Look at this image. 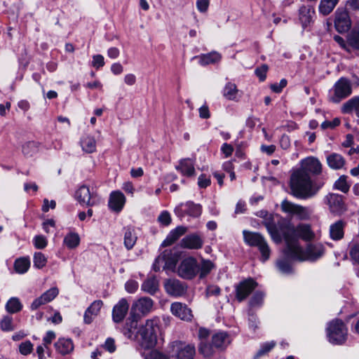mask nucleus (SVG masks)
Listing matches in <instances>:
<instances>
[{
	"mask_svg": "<svg viewBox=\"0 0 359 359\" xmlns=\"http://www.w3.org/2000/svg\"><path fill=\"white\" fill-rule=\"evenodd\" d=\"M264 226L275 243H281L283 239L285 241L283 253L291 259H304L303 248L299 239L309 241L315 236L309 224L301 223L294 226L290 220L282 217L276 223L266 221Z\"/></svg>",
	"mask_w": 359,
	"mask_h": 359,
	"instance_id": "nucleus-1",
	"label": "nucleus"
},
{
	"mask_svg": "<svg viewBox=\"0 0 359 359\" xmlns=\"http://www.w3.org/2000/svg\"><path fill=\"white\" fill-rule=\"evenodd\" d=\"M290 188L291 194L299 199L313 197L317 191L313 188V182L309 173L297 169L290 177Z\"/></svg>",
	"mask_w": 359,
	"mask_h": 359,
	"instance_id": "nucleus-2",
	"label": "nucleus"
},
{
	"mask_svg": "<svg viewBox=\"0 0 359 359\" xmlns=\"http://www.w3.org/2000/svg\"><path fill=\"white\" fill-rule=\"evenodd\" d=\"M158 323L159 320L158 318L147 320L145 325L138 331L142 346L146 348H152L156 344V332L159 330Z\"/></svg>",
	"mask_w": 359,
	"mask_h": 359,
	"instance_id": "nucleus-3",
	"label": "nucleus"
},
{
	"mask_svg": "<svg viewBox=\"0 0 359 359\" xmlns=\"http://www.w3.org/2000/svg\"><path fill=\"white\" fill-rule=\"evenodd\" d=\"M326 332L329 342L334 345H341L346 341L348 329L341 320L335 319L330 322Z\"/></svg>",
	"mask_w": 359,
	"mask_h": 359,
	"instance_id": "nucleus-4",
	"label": "nucleus"
},
{
	"mask_svg": "<svg viewBox=\"0 0 359 359\" xmlns=\"http://www.w3.org/2000/svg\"><path fill=\"white\" fill-rule=\"evenodd\" d=\"M352 93L351 81L344 77L340 78L330 90L329 100L334 103H339Z\"/></svg>",
	"mask_w": 359,
	"mask_h": 359,
	"instance_id": "nucleus-5",
	"label": "nucleus"
},
{
	"mask_svg": "<svg viewBox=\"0 0 359 359\" xmlns=\"http://www.w3.org/2000/svg\"><path fill=\"white\" fill-rule=\"evenodd\" d=\"M243 233L245 242L250 246L257 247L262 254V260L266 261L270 257L271 250L264 238L258 233L246 230Z\"/></svg>",
	"mask_w": 359,
	"mask_h": 359,
	"instance_id": "nucleus-6",
	"label": "nucleus"
},
{
	"mask_svg": "<svg viewBox=\"0 0 359 359\" xmlns=\"http://www.w3.org/2000/svg\"><path fill=\"white\" fill-rule=\"evenodd\" d=\"M282 212L290 216H295L299 220H309L312 214V210L309 207L292 203L287 199L280 203Z\"/></svg>",
	"mask_w": 359,
	"mask_h": 359,
	"instance_id": "nucleus-7",
	"label": "nucleus"
},
{
	"mask_svg": "<svg viewBox=\"0 0 359 359\" xmlns=\"http://www.w3.org/2000/svg\"><path fill=\"white\" fill-rule=\"evenodd\" d=\"M199 271V265L194 257H189L184 259L179 264L177 273L180 277L186 280H191Z\"/></svg>",
	"mask_w": 359,
	"mask_h": 359,
	"instance_id": "nucleus-8",
	"label": "nucleus"
},
{
	"mask_svg": "<svg viewBox=\"0 0 359 359\" xmlns=\"http://www.w3.org/2000/svg\"><path fill=\"white\" fill-rule=\"evenodd\" d=\"M75 198L81 203L88 207L97 205L101 202V197L97 192L90 191L86 185L81 186L75 193Z\"/></svg>",
	"mask_w": 359,
	"mask_h": 359,
	"instance_id": "nucleus-9",
	"label": "nucleus"
},
{
	"mask_svg": "<svg viewBox=\"0 0 359 359\" xmlns=\"http://www.w3.org/2000/svg\"><path fill=\"white\" fill-rule=\"evenodd\" d=\"M258 283L252 278L245 279L234 286L235 298L238 302L245 300L257 288Z\"/></svg>",
	"mask_w": 359,
	"mask_h": 359,
	"instance_id": "nucleus-10",
	"label": "nucleus"
},
{
	"mask_svg": "<svg viewBox=\"0 0 359 359\" xmlns=\"http://www.w3.org/2000/svg\"><path fill=\"white\" fill-rule=\"evenodd\" d=\"M174 212L180 218H183L186 215L196 218L200 217L202 213V206L198 203L189 201L179 204L175 208Z\"/></svg>",
	"mask_w": 359,
	"mask_h": 359,
	"instance_id": "nucleus-11",
	"label": "nucleus"
},
{
	"mask_svg": "<svg viewBox=\"0 0 359 359\" xmlns=\"http://www.w3.org/2000/svg\"><path fill=\"white\" fill-rule=\"evenodd\" d=\"M172 358L175 359H194L196 348L194 345L186 344L181 341H174L172 344Z\"/></svg>",
	"mask_w": 359,
	"mask_h": 359,
	"instance_id": "nucleus-12",
	"label": "nucleus"
},
{
	"mask_svg": "<svg viewBox=\"0 0 359 359\" xmlns=\"http://www.w3.org/2000/svg\"><path fill=\"white\" fill-rule=\"evenodd\" d=\"M334 27L339 33L347 32L351 27V20L347 8H339L334 13Z\"/></svg>",
	"mask_w": 359,
	"mask_h": 359,
	"instance_id": "nucleus-13",
	"label": "nucleus"
},
{
	"mask_svg": "<svg viewBox=\"0 0 359 359\" xmlns=\"http://www.w3.org/2000/svg\"><path fill=\"white\" fill-rule=\"evenodd\" d=\"M203 243L204 240L202 235L194 233L184 236L180 241V246L189 250H199L203 248Z\"/></svg>",
	"mask_w": 359,
	"mask_h": 359,
	"instance_id": "nucleus-14",
	"label": "nucleus"
},
{
	"mask_svg": "<svg viewBox=\"0 0 359 359\" xmlns=\"http://www.w3.org/2000/svg\"><path fill=\"white\" fill-rule=\"evenodd\" d=\"M326 201L332 213L341 215L346 210L342 196L337 194H330L326 196Z\"/></svg>",
	"mask_w": 359,
	"mask_h": 359,
	"instance_id": "nucleus-15",
	"label": "nucleus"
},
{
	"mask_svg": "<svg viewBox=\"0 0 359 359\" xmlns=\"http://www.w3.org/2000/svg\"><path fill=\"white\" fill-rule=\"evenodd\" d=\"M154 302L149 297L140 298L133 304L130 310V315H137L139 318L140 315L137 312H139L142 315H145L151 311Z\"/></svg>",
	"mask_w": 359,
	"mask_h": 359,
	"instance_id": "nucleus-16",
	"label": "nucleus"
},
{
	"mask_svg": "<svg viewBox=\"0 0 359 359\" xmlns=\"http://www.w3.org/2000/svg\"><path fill=\"white\" fill-rule=\"evenodd\" d=\"M164 287L167 293L174 297L182 296L187 290L186 284L175 278L166 280Z\"/></svg>",
	"mask_w": 359,
	"mask_h": 359,
	"instance_id": "nucleus-17",
	"label": "nucleus"
},
{
	"mask_svg": "<svg viewBox=\"0 0 359 359\" xmlns=\"http://www.w3.org/2000/svg\"><path fill=\"white\" fill-rule=\"evenodd\" d=\"M300 170H304V172L317 175L322 172V164L320 161L315 157H308L303 159L301 162Z\"/></svg>",
	"mask_w": 359,
	"mask_h": 359,
	"instance_id": "nucleus-18",
	"label": "nucleus"
},
{
	"mask_svg": "<svg viewBox=\"0 0 359 359\" xmlns=\"http://www.w3.org/2000/svg\"><path fill=\"white\" fill-rule=\"evenodd\" d=\"M126 201V198L121 191H113L109 198V208L114 212H120L123 210Z\"/></svg>",
	"mask_w": 359,
	"mask_h": 359,
	"instance_id": "nucleus-19",
	"label": "nucleus"
},
{
	"mask_svg": "<svg viewBox=\"0 0 359 359\" xmlns=\"http://www.w3.org/2000/svg\"><path fill=\"white\" fill-rule=\"evenodd\" d=\"M324 253V248L320 243L309 244L306 250L303 249V259H292L293 261L303 262L306 260H316Z\"/></svg>",
	"mask_w": 359,
	"mask_h": 359,
	"instance_id": "nucleus-20",
	"label": "nucleus"
},
{
	"mask_svg": "<svg viewBox=\"0 0 359 359\" xmlns=\"http://www.w3.org/2000/svg\"><path fill=\"white\" fill-rule=\"evenodd\" d=\"M315 10L312 6L303 5L299 9V20L304 29L309 27L313 22Z\"/></svg>",
	"mask_w": 359,
	"mask_h": 359,
	"instance_id": "nucleus-21",
	"label": "nucleus"
},
{
	"mask_svg": "<svg viewBox=\"0 0 359 359\" xmlns=\"http://www.w3.org/2000/svg\"><path fill=\"white\" fill-rule=\"evenodd\" d=\"M170 310L175 316L181 320L190 321L192 319L191 310L185 304L174 302L171 304Z\"/></svg>",
	"mask_w": 359,
	"mask_h": 359,
	"instance_id": "nucleus-22",
	"label": "nucleus"
},
{
	"mask_svg": "<svg viewBox=\"0 0 359 359\" xmlns=\"http://www.w3.org/2000/svg\"><path fill=\"white\" fill-rule=\"evenodd\" d=\"M128 309L129 304L127 300L124 298L120 299L112 310L113 321L116 323L122 322L128 311Z\"/></svg>",
	"mask_w": 359,
	"mask_h": 359,
	"instance_id": "nucleus-23",
	"label": "nucleus"
},
{
	"mask_svg": "<svg viewBox=\"0 0 359 359\" xmlns=\"http://www.w3.org/2000/svg\"><path fill=\"white\" fill-rule=\"evenodd\" d=\"M346 222L339 219L332 224L330 226V236L333 241H339L344 238V228Z\"/></svg>",
	"mask_w": 359,
	"mask_h": 359,
	"instance_id": "nucleus-24",
	"label": "nucleus"
},
{
	"mask_svg": "<svg viewBox=\"0 0 359 359\" xmlns=\"http://www.w3.org/2000/svg\"><path fill=\"white\" fill-rule=\"evenodd\" d=\"M187 231V228L183 226H177L175 229L171 230L165 239L162 242L161 247H167L172 245L183 236Z\"/></svg>",
	"mask_w": 359,
	"mask_h": 359,
	"instance_id": "nucleus-25",
	"label": "nucleus"
},
{
	"mask_svg": "<svg viewBox=\"0 0 359 359\" xmlns=\"http://www.w3.org/2000/svg\"><path fill=\"white\" fill-rule=\"evenodd\" d=\"M138 316L130 315L126 325L123 327L122 332L128 339H133L135 337V331L137 327Z\"/></svg>",
	"mask_w": 359,
	"mask_h": 359,
	"instance_id": "nucleus-26",
	"label": "nucleus"
},
{
	"mask_svg": "<svg viewBox=\"0 0 359 359\" xmlns=\"http://www.w3.org/2000/svg\"><path fill=\"white\" fill-rule=\"evenodd\" d=\"M326 161L328 166L332 170H341L345 164V158L339 154L331 153L326 156Z\"/></svg>",
	"mask_w": 359,
	"mask_h": 359,
	"instance_id": "nucleus-27",
	"label": "nucleus"
},
{
	"mask_svg": "<svg viewBox=\"0 0 359 359\" xmlns=\"http://www.w3.org/2000/svg\"><path fill=\"white\" fill-rule=\"evenodd\" d=\"M54 346L56 351L62 355H67L74 350V344L71 339L60 338Z\"/></svg>",
	"mask_w": 359,
	"mask_h": 359,
	"instance_id": "nucleus-28",
	"label": "nucleus"
},
{
	"mask_svg": "<svg viewBox=\"0 0 359 359\" xmlns=\"http://www.w3.org/2000/svg\"><path fill=\"white\" fill-rule=\"evenodd\" d=\"M183 175L191 177L195 175L194 163L190 158H184L180 161V164L176 167Z\"/></svg>",
	"mask_w": 359,
	"mask_h": 359,
	"instance_id": "nucleus-29",
	"label": "nucleus"
},
{
	"mask_svg": "<svg viewBox=\"0 0 359 359\" xmlns=\"http://www.w3.org/2000/svg\"><path fill=\"white\" fill-rule=\"evenodd\" d=\"M123 240L124 246L128 250L133 248L137 240V233L133 228L127 227L126 229Z\"/></svg>",
	"mask_w": 359,
	"mask_h": 359,
	"instance_id": "nucleus-30",
	"label": "nucleus"
},
{
	"mask_svg": "<svg viewBox=\"0 0 359 359\" xmlns=\"http://www.w3.org/2000/svg\"><path fill=\"white\" fill-rule=\"evenodd\" d=\"M197 57L199 59V64L202 66H205L218 62L220 61L222 56L219 53L212 51L207 54H202Z\"/></svg>",
	"mask_w": 359,
	"mask_h": 359,
	"instance_id": "nucleus-31",
	"label": "nucleus"
},
{
	"mask_svg": "<svg viewBox=\"0 0 359 359\" xmlns=\"http://www.w3.org/2000/svg\"><path fill=\"white\" fill-rule=\"evenodd\" d=\"M80 144L83 151L87 154H92L96 151V141L92 136H83L81 139Z\"/></svg>",
	"mask_w": 359,
	"mask_h": 359,
	"instance_id": "nucleus-32",
	"label": "nucleus"
},
{
	"mask_svg": "<svg viewBox=\"0 0 359 359\" xmlns=\"http://www.w3.org/2000/svg\"><path fill=\"white\" fill-rule=\"evenodd\" d=\"M229 343V337L226 332H219L212 337V344L215 348H224Z\"/></svg>",
	"mask_w": 359,
	"mask_h": 359,
	"instance_id": "nucleus-33",
	"label": "nucleus"
},
{
	"mask_svg": "<svg viewBox=\"0 0 359 359\" xmlns=\"http://www.w3.org/2000/svg\"><path fill=\"white\" fill-rule=\"evenodd\" d=\"M163 256L165 258L163 269L174 271L177 262V257L172 252L171 250H163Z\"/></svg>",
	"mask_w": 359,
	"mask_h": 359,
	"instance_id": "nucleus-34",
	"label": "nucleus"
},
{
	"mask_svg": "<svg viewBox=\"0 0 359 359\" xmlns=\"http://www.w3.org/2000/svg\"><path fill=\"white\" fill-rule=\"evenodd\" d=\"M141 288L145 292L154 294L158 290V281L154 276L149 277L142 283Z\"/></svg>",
	"mask_w": 359,
	"mask_h": 359,
	"instance_id": "nucleus-35",
	"label": "nucleus"
},
{
	"mask_svg": "<svg viewBox=\"0 0 359 359\" xmlns=\"http://www.w3.org/2000/svg\"><path fill=\"white\" fill-rule=\"evenodd\" d=\"M339 0H320L318 11L323 15H327L332 12Z\"/></svg>",
	"mask_w": 359,
	"mask_h": 359,
	"instance_id": "nucleus-36",
	"label": "nucleus"
},
{
	"mask_svg": "<svg viewBox=\"0 0 359 359\" xmlns=\"http://www.w3.org/2000/svg\"><path fill=\"white\" fill-rule=\"evenodd\" d=\"M39 143L34 141H29L22 145V151L26 157H32L38 153Z\"/></svg>",
	"mask_w": 359,
	"mask_h": 359,
	"instance_id": "nucleus-37",
	"label": "nucleus"
},
{
	"mask_svg": "<svg viewBox=\"0 0 359 359\" xmlns=\"http://www.w3.org/2000/svg\"><path fill=\"white\" fill-rule=\"evenodd\" d=\"M63 243L69 249H74L79 245L80 237L77 233L70 232L65 236Z\"/></svg>",
	"mask_w": 359,
	"mask_h": 359,
	"instance_id": "nucleus-38",
	"label": "nucleus"
},
{
	"mask_svg": "<svg viewBox=\"0 0 359 359\" xmlns=\"http://www.w3.org/2000/svg\"><path fill=\"white\" fill-rule=\"evenodd\" d=\"M238 90L236 84L229 82L226 84L223 90V95L229 100H236L237 99Z\"/></svg>",
	"mask_w": 359,
	"mask_h": 359,
	"instance_id": "nucleus-39",
	"label": "nucleus"
},
{
	"mask_svg": "<svg viewBox=\"0 0 359 359\" xmlns=\"http://www.w3.org/2000/svg\"><path fill=\"white\" fill-rule=\"evenodd\" d=\"M30 266V261L28 257L17 259L14 263V269L18 273H26Z\"/></svg>",
	"mask_w": 359,
	"mask_h": 359,
	"instance_id": "nucleus-40",
	"label": "nucleus"
},
{
	"mask_svg": "<svg viewBox=\"0 0 359 359\" xmlns=\"http://www.w3.org/2000/svg\"><path fill=\"white\" fill-rule=\"evenodd\" d=\"M22 305L17 297H11L6 304V310L9 313H15L20 311Z\"/></svg>",
	"mask_w": 359,
	"mask_h": 359,
	"instance_id": "nucleus-41",
	"label": "nucleus"
},
{
	"mask_svg": "<svg viewBox=\"0 0 359 359\" xmlns=\"http://www.w3.org/2000/svg\"><path fill=\"white\" fill-rule=\"evenodd\" d=\"M359 50V24L354 27L348 38V48Z\"/></svg>",
	"mask_w": 359,
	"mask_h": 359,
	"instance_id": "nucleus-42",
	"label": "nucleus"
},
{
	"mask_svg": "<svg viewBox=\"0 0 359 359\" xmlns=\"http://www.w3.org/2000/svg\"><path fill=\"white\" fill-rule=\"evenodd\" d=\"M286 258L280 259L276 262V266L278 270L284 274H290L293 272V269L290 262L287 259L288 258L285 255Z\"/></svg>",
	"mask_w": 359,
	"mask_h": 359,
	"instance_id": "nucleus-43",
	"label": "nucleus"
},
{
	"mask_svg": "<svg viewBox=\"0 0 359 359\" xmlns=\"http://www.w3.org/2000/svg\"><path fill=\"white\" fill-rule=\"evenodd\" d=\"M198 351L205 358H210L215 353L214 346L212 344H210L207 341H201L198 346Z\"/></svg>",
	"mask_w": 359,
	"mask_h": 359,
	"instance_id": "nucleus-44",
	"label": "nucleus"
},
{
	"mask_svg": "<svg viewBox=\"0 0 359 359\" xmlns=\"http://www.w3.org/2000/svg\"><path fill=\"white\" fill-rule=\"evenodd\" d=\"M358 107H359V97H354L343 104L341 111L344 114H350L353 112Z\"/></svg>",
	"mask_w": 359,
	"mask_h": 359,
	"instance_id": "nucleus-45",
	"label": "nucleus"
},
{
	"mask_svg": "<svg viewBox=\"0 0 359 359\" xmlns=\"http://www.w3.org/2000/svg\"><path fill=\"white\" fill-rule=\"evenodd\" d=\"M265 294L259 290L255 292L249 301L250 307H259L264 302Z\"/></svg>",
	"mask_w": 359,
	"mask_h": 359,
	"instance_id": "nucleus-46",
	"label": "nucleus"
},
{
	"mask_svg": "<svg viewBox=\"0 0 359 359\" xmlns=\"http://www.w3.org/2000/svg\"><path fill=\"white\" fill-rule=\"evenodd\" d=\"M276 346V342L273 341L265 342L260 346L259 349L254 355V359H259V358L265 355L271 351Z\"/></svg>",
	"mask_w": 359,
	"mask_h": 359,
	"instance_id": "nucleus-47",
	"label": "nucleus"
},
{
	"mask_svg": "<svg viewBox=\"0 0 359 359\" xmlns=\"http://www.w3.org/2000/svg\"><path fill=\"white\" fill-rule=\"evenodd\" d=\"M0 327L4 332H11L15 330L13 318L8 315L4 316L0 320Z\"/></svg>",
	"mask_w": 359,
	"mask_h": 359,
	"instance_id": "nucleus-48",
	"label": "nucleus"
},
{
	"mask_svg": "<svg viewBox=\"0 0 359 359\" xmlns=\"http://www.w3.org/2000/svg\"><path fill=\"white\" fill-rule=\"evenodd\" d=\"M213 268L214 264L210 260L203 259L201 262V264L199 265L198 273H200V278H205L208 274L210 273Z\"/></svg>",
	"mask_w": 359,
	"mask_h": 359,
	"instance_id": "nucleus-49",
	"label": "nucleus"
},
{
	"mask_svg": "<svg viewBox=\"0 0 359 359\" xmlns=\"http://www.w3.org/2000/svg\"><path fill=\"white\" fill-rule=\"evenodd\" d=\"M348 177L346 175H341L334 182V187L343 193H347L350 189V184L347 182Z\"/></svg>",
	"mask_w": 359,
	"mask_h": 359,
	"instance_id": "nucleus-50",
	"label": "nucleus"
},
{
	"mask_svg": "<svg viewBox=\"0 0 359 359\" xmlns=\"http://www.w3.org/2000/svg\"><path fill=\"white\" fill-rule=\"evenodd\" d=\"M144 359H171L172 355H168L156 349L144 353Z\"/></svg>",
	"mask_w": 359,
	"mask_h": 359,
	"instance_id": "nucleus-51",
	"label": "nucleus"
},
{
	"mask_svg": "<svg viewBox=\"0 0 359 359\" xmlns=\"http://www.w3.org/2000/svg\"><path fill=\"white\" fill-rule=\"evenodd\" d=\"M34 266L37 269H42L46 265L47 259L45 255L41 252H37L34 255Z\"/></svg>",
	"mask_w": 359,
	"mask_h": 359,
	"instance_id": "nucleus-52",
	"label": "nucleus"
},
{
	"mask_svg": "<svg viewBox=\"0 0 359 359\" xmlns=\"http://www.w3.org/2000/svg\"><path fill=\"white\" fill-rule=\"evenodd\" d=\"M33 344L29 340H26L19 345V352L23 355H27L33 351Z\"/></svg>",
	"mask_w": 359,
	"mask_h": 359,
	"instance_id": "nucleus-53",
	"label": "nucleus"
},
{
	"mask_svg": "<svg viewBox=\"0 0 359 359\" xmlns=\"http://www.w3.org/2000/svg\"><path fill=\"white\" fill-rule=\"evenodd\" d=\"M103 305L102 300L94 301L86 309L88 313L93 316H97Z\"/></svg>",
	"mask_w": 359,
	"mask_h": 359,
	"instance_id": "nucleus-54",
	"label": "nucleus"
},
{
	"mask_svg": "<svg viewBox=\"0 0 359 359\" xmlns=\"http://www.w3.org/2000/svg\"><path fill=\"white\" fill-rule=\"evenodd\" d=\"M59 294V290L56 287H51L48 290L45 292H43L41 296L44 299H46L48 302H50L53 301Z\"/></svg>",
	"mask_w": 359,
	"mask_h": 359,
	"instance_id": "nucleus-55",
	"label": "nucleus"
},
{
	"mask_svg": "<svg viewBox=\"0 0 359 359\" xmlns=\"http://www.w3.org/2000/svg\"><path fill=\"white\" fill-rule=\"evenodd\" d=\"M165 263V258L163 256V251L155 259L152 265V269L155 271H159L161 269H163Z\"/></svg>",
	"mask_w": 359,
	"mask_h": 359,
	"instance_id": "nucleus-56",
	"label": "nucleus"
},
{
	"mask_svg": "<svg viewBox=\"0 0 359 359\" xmlns=\"http://www.w3.org/2000/svg\"><path fill=\"white\" fill-rule=\"evenodd\" d=\"M269 69V67L266 65L264 64L260 67L256 68L255 73L256 76L259 78L260 81H264L266 77V72Z\"/></svg>",
	"mask_w": 359,
	"mask_h": 359,
	"instance_id": "nucleus-57",
	"label": "nucleus"
},
{
	"mask_svg": "<svg viewBox=\"0 0 359 359\" xmlns=\"http://www.w3.org/2000/svg\"><path fill=\"white\" fill-rule=\"evenodd\" d=\"M55 333L53 331H48L43 338V345L46 348L47 351H49L48 346L55 339Z\"/></svg>",
	"mask_w": 359,
	"mask_h": 359,
	"instance_id": "nucleus-58",
	"label": "nucleus"
},
{
	"mask_svg": "<svg viewBox=\"0 0 359 359\" xmlns=\"http://www.w3.org/2000/svg\"><path fill=\"white\" fill-rule=\"evenodd\" d=\"M170 214L166 211H163L158 217V221L163 226H168L171 223Z\"/></svg>",
	"mask_w": 359,
	"mask_h": 359,
	"instance_id": "nucleus-59",
	"label": "nucleus"
},
{
	"mask_svg": "<svg viewBox=\"0 0 359 359\" xmlns=\"http://www.w3.org/2000/svg\"><path fill=\"white\" fill-rule=\"evenodd\" d=\"M34 245L37 249H43L47 245V241L43 236H36L34 238Z\"/></svg>",
	"mask_w": 359,
	"mask_h": 359,
	"instance_id": "nucleus-60",
	"label": "nucleus"
},
{
	"mask_svg": "<svg viewBox=\"0 0 359 359\" xmlns=\"http://www.w3.org/2000/svg\"><path fill=\"white\" fill-rule=\"evenodd\" d=\"M287 81L285 79H282L279 83L271 84V89L273 92L280 93L283 89L287 86Z\"/></svg>",
	"mask_w": 359,
	"mask_h": 359,
	"instance_id": "nucleus-61",
	"label": "nucleus"
},
{
	"mask_svg": "<svg viewBox=\"0 0 359 359\" xmlns=\"http://www.w3.org/2000/svg\"><path fill=\"white\" fill-rule=\"evenodd\" d=\"M221 293V289L219 286L211 285H208L205 290V294L206 297H210V296H219Z\"/></svg>",
	"mask_w": 359,
	"mask_h": 359,
	"instance_id": "nucleus-62",
	"label": "nucleus"
},
{
	"mask_svg": "<svg viewBox=\"0 0 359 359\" xmlns=\"http://www.w3.org/2000/svg\"><path fill=\"white\" fill-rule=\"evenodd\" d=\"M340 123H341L340 120L338 118H335L331 121H325L323 122L320 126H321V128L323 130H325L327 128L333 129L335 127L339 126Z\"/></svg>",
	"mask_w": 359,
	"mask_h": 359,
	"instance_id": "nucleus-63",
	"label": "nucleus"
},
{
	"mask_svg": "<svg viewBox=\"0 0 359 359\" xmlns=\"http://www.w3.org/2000/svg\"><path fill=\"white\" fill-rule=\"evenodd\" d=\"M349 253L351 259L359 264V243L353 245L350 248Z\"/></svg>",
	"mask_w": 359,
	"mask_h": 359,
	"instance_id": "nucleus-64",
	"label": "nucleus"
}]
</instances>
